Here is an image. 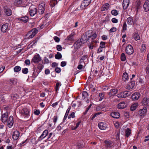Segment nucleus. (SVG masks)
<instances>
[{
	"label": "nucleus",
	"instance_id": "1",
	"mask_svg": "<svg viewBox=\"0 0 149 149\" xmlns=\"http://www.w3.org/2000/svg\"><path fill=\"white\" fill-rule=\"evenodd\" d=\"M45 2L42 1L40 2L38 6V12L40 14H42L45 10Z\"/></svg>",
	"mask_w": 149,
	"mask_h": 149
},
{
	"label": "nucleus",
	"instance_id": "2",
	"mask_svg": "<svg viewBox=\"0 0 149 149\" xmlns=\"http://www.w3.org/2000/svg\"><path fill=\"white\" fill-rule=\"evenodd\" d=\"M131 93L130 91H125L122 92L117 95V96L119 98L126 97L129 96L131 95Z\"/></svg>",
	"mask_w": 149,
	"mask_h": 149
},
{
	"label": "nucleus",
	"instance_id": "3",
	"mask_svg": "<svg viewBox=\"0 0 149 149\" xmlns=\"http://www.w3.org/2000/svg\"><path fill=\"white\" fill-rule=\"evenodd\" d=\"M91 0H84L81 2L80 6L81 9L84 10L86 9L91 3Z\"/></svg>",
	"mask_w": 149,
	"mask_h": 149
},
{
	"label": "nucleus",
	"instance_id": "4",
	"mask_svg": "<svg viewBox=\"0 0 149 149\" xmlns=\"http://www.w3.org/2000/svg\"><path fill=\"white\" fill-rule=\"evenodd\" d=\"M37 32V29L36 28L33 29L31 31H30L26 34L28 39L31 38H33L36 34Z\"/></svg>",
	"mask_w": 149,
	"mask_h": 149
},
{
	"label": "nucleus",
	"instance_id": "5",
	"mask_svg": "<svg viewBox=\"0 0 149 149\" xmlns=\"http://www.w3.org/2000/svg\"><path fill=\"white\" fill-rule=\"evenodd\" d=\"M126 53L129 55L132 54L134 52V49L132 46L130 45L127 46L125 48Z\"/></svg>",
	"mask_w": 149,
	"mask_h": 149
},
{
	"label": "nucleus",
	"instance_id": "6",
	"mask_svg": "<svg viewBox=\"0 0 149 149\" xmlns=\"http://www.w3.org/2000/svg\"><path fill=\"white\" fill-rule=\"evenodd\" d=\"M83 43L79 39H78L74 44L73 47L75 49H77L82 45Z\"/></svg>",
	"mask_w": 149,
	"mask_h": 149
},
{
	"label": "nucleus",
	"instance_id": "7",
	"mask_svg": "<svg viewBox=\"0 0 149 149\" xmlns=\"http://www.w3.org/2000/svg\"><path fill=\"white\" fill-rule=\"evenodd\" d=\"M105 148V149H109L113 146V142L110 141H104Z\"/></svg>",
	"mask_w": 149,
	"mask_h": 149
},
{
	"label": "nucleus",
	"instance_id": "8",
	"mask_svg": "<svg viewBox=\"0 0 149 149\" xmlns=\"http://www.w3.org/2000/svg\"><path fill=\"white\" fill-rule=\"evenodd\" d=\"M87 33H88V31L85 34L82 35L81 39H79L83 44L86 43L89 39L88 36V37L87 36Z\"/></svg>",
	"mask_w": 149,
	"mask_h": 149
},
{
	"label": "nucleus",
	"instance_id": "9",
	"mask_svg": "<svg viewBox=\"0 0 149 149\" xmlns=\"http://www.w3.org/2000/svg\"><path fill=\"white\" fill-rule=\"evenodd\" d=\"M3 10L6 14L8 16L11 15L12 13L11 10L9 9L7 6H5L3 7Z\"/></svg>",
	"mask_w": 149,
	"mask_h": 149
},
{
	"label": "nucleus",
	"instance_id": "10",
	"mask_svg": "<svg viewBox=\"0 0 149 149\" xmlns=\"http://www.w3.org/2000/svg\"><path fill=\"white\" fill-rule=\"evenodd\" d=\"M135 6L136 8V13L138 12L139 10L141 7V2L140 0H137L135 3Z\"/></svg>",
	"mask_w": 149,
	"mask_h": 149
},
{
	"label": "nucleus",
	"instance_id": "11",
	"mask_svg": "<svg viewBox=\"0 0 149 149\" xmlns=\"http://www.w3.org/2000/svg\"><path fill=\"white\" fill-rule=\"evenodd\" d=\"M14 123L13 118V116H10L8 120V126L9 128H11L13 126Z\"/></svg>",
	"mask_w": 149,
	"mask_h": 149
},
{
	"label": "nucleus",
	"instance_id": "12",
	"mask_svg": "<svg viewBox=\"0 0 149 149\" xmlns=\"http://www.w3.org/2000/svg\"><path fill=\"white\" fill-rule=\"evenodd\" d=\"M8 111H6L4 113L2 114L1 119L3 122L4 123L6 122L8 119Z\"/></svg>",
	"mask_w": 149,
	"mask_h": 149
},
{
	"label": "nucleus",
	"instance_id": "13",
	"mask_svg": "<svg viewBox=\"0 0 149 149\" xmlns=\"http://www.w3.org/2000/svg\"><path fill=\"white\" fill-rule=\"evenodd\" d=\"M82 99L84 100L87 103L89 102L88 101V94L86 91H83L82 93Z\"/></svg>",
	"mask_w": 149,
	"mask_h": 149
},
{
	"label": "nucleus",
	"instance_id": "14",
	"mask_svg": "<svg viewBox=\"0 0 149 149\" xmlns=\"http://www.w3.org/2000/svg\"><path fill=\"white\" fill-rule=\"evenodd\" d=\"M143 7L145 12H147L149 11V0L146 1Z\"/></svg>",
	"mask_w": 149,
	"mask_h": 149
},
{
	"label": "nucleus",
	"instance_id": "15",
	"mask_svg": "<svg viewBox=\"0 0 149 149\" xmlns=\"http://www.w3.org/2000/svg\"><path fill=\"white\" fill-rule=\"evenodd\" d=\"M140 96V94L138 92L134 93L132 96V98L133 100H138Z\"/></svg>",
	"mask_w": 149,
	"mask_h": 149
},
{
	"label": "nucleus",
	"instance_id": "16",
	"mask_svg": "<svg viewBox=\"0 0 149 149\" xmlns=\"http://www.w3.org/2000/svg\"><path fill=\"white\" fill-rule=\"evenodd\" d=\"M118 92V90L115 89H112L110 90V91L108 93V94L110 97L113 96Z\"/></svg>",
	"mask_w": 149,
	"mask_h": 149
},
{
	"label": "nucleus",
	"instance_id": "17",
	"mask_svg": "<svg viewBox=\"0 0 149 149\" xmlns=\"http://www.w3.org/2000/svg\"><path fill=\"white\" fill-rule=\"evenodd\" d=\"M98 126L99 128L101 130H105L107 128L106 124L102 122L98 123Z\"/></svg>",
	"mask_w": 149,
	"mask_h": 149
},
{
	"label": "nucleus",
	"instance_id": "18",
	"mask_svg": "<svg viewBox=\"0 0 149 149\" xmlns=\"http://www.w3.org/2000/svg\"><path fill=\"white\" fill-rule=\"evenodd\" d=\"M19 131H16L13 132V138L14 140H16L19 138Z\"/></svg>",
	"mask_w": 149,
	"mask_h": 149
},
{
	"label": "nucleus",
	"instance_id": "19",
	"mask_svg": "<svg viewBox=\"0 0 149 149\" xmlns=\"http://www.w3.org/2000/svg\"><path fill=\"white\" fill-rule=\"evenodd\" d=\"M29 109H24L22 110L21 111L22 113L24 115H25V117H26L29 115Z\"/></svg>",
	"mask_w": 149,
	"mask_h": 149
},
{
	"label": "nucleus",
	"instance_id": "20",
	"mask_svg": "<svg viewBox=\"0 0 149 149\" xmlns=\"http://www.w3.org/2000/svg\"><path fill=\"white\" fill-rule=\"evenodd\" d=\"M8 24L6 23L3 24L1 28V31L3 32H6L8 29Z\"/></svg>",
	"mask_w": 149,
	"mask_h": 149
},
{
	"label": "nucleus",
	"instance_id": "21",
	"mask_svg": "<svg viewBox=\"0 0 149 149\" xmlns=\"http://www.w3.org/2000/svg\"><path fill=\"white\" fill-rule=\"evenodd\" d=\"M147 111V108L146 107H144L143 109H141L139 111V114L140 116L144 115Z\"/></svg>",
	"mask_w": 149,
	"mask_h": 149
},
{
	"label": "nucleus",
	"instance_id": "22",
	"mask_svg": "<svg viewBox=\"0 0 149 149\" xmlns=\"http://www.w3.org/2000/svg\"><path fill=\"white\" fill-rule=\"evenodd\" d=\"M130 0H124L123 3V8L126 9L129 4Z\"/></svg>",
	"mask_w": 149,
	"mask_h": 149
},
{
	"label": "nucleus",
	"instance_id": "23",
	"mask_svg": "<svg viewBox=\"0 0 149 149\" xmlns=\"http://www.w3.org/2000/svg\"><path fill=\"white\" fill-rule=\"evenodd\" d=\"M135 85V82L134 81L131 80V81L127 86V88L128 89H130L132 88Z\"/></svg>",
	"mask_w": 149,
	"mask_h": 149
},
{
	"label": "nucleus",
	"instance_id": "24",
	"mask_svg": "<svg viewBox=\"0 0 149 149\" xmlns=\"http://www.w3.org/2000/svg\"><path fill=\"white\" fill-rule=\"evenodd\" d=\"M142 103L144 106H148L149 105V99L146 98H144L142 101Z\"/></svg>",
	"mask_w": 149,
	"mask_h": 149
},
{
	"label": "nucleus",
	"instance_id": "25",
	"mask_svg": "<svg viewBox=\"0 0 149 149\" xmlns=\"http://www.w3.org/2000/svg\"><path fill=\"white\" fill-rule=\"evenodd\" d=\"M127 106V104L124 102H122L119 103L117 107L118 109H123L125 108Z\"/></svg>",
	"mask_w": 149,
	"mask_h": 149
},
{
	"label": "nucleus",
	"instance_id": "26",
	"mask_svg": "<svg viewBox=\"0 0 149 149\" xmlns=\"http://www.w3.org/2000/svg\"><path fill=\"white\" fill-rule=\"evenodd\" d=\"M110 115L112 117L114 118H119L120 114L119 113L117 112H113L111 113Z\"/></svg>",
	"mask_w": 149,
	"mask_h": 149
},
{
	"label": "nucleus",
	"instance_id": "27",
	"mask_svg": "<svg viewBox=\"0 0 149 149\" xmlns=\"http://www.w3.org/2000/svg\"><path fill=\"white\" fill-rule=\"evenodd\" d=\"M109 4L108 3H105L102 6L101 10L103 11L107 10L109 8Z\"/></svg>",
	"mask_w": 149,
	"mask_h": 149
},
{
	"label": "nucleus",
	"instance_id": "28",
	"mask_svg": "<svg viewBox=\"0 0 149 149\" xmlns=\"http://www.w3.org/2000/svg\"><path fill=\"white\" fill-rule=\"evenodd\" d=\"M37 63V54H36L33 57L31 61L32 64H34Z\"/></svg>",
	"mask_w": 149,
	"mask_h": 149
},
{
	"label": "nucleus",
	"instance_id": "29",
	"mask_svg": "<svg viewBox=\"0 0 149 149\" xmlns=\"http://www.w3.org/2000/svg\"><path fill=\"white\" fill-rule=\"evenodd\" d=\"M123 80L124 81H126L128 79V76L126 72H124L123 75Z\"/></svg>",
	"mask_w": 149,
	"mask_h": 149
},
{
	"label": "nucleus",
	"instance_id": "30",
	"mask_svg": "<svg viewBox=\"0 0 149 149\" xmlns=\"http://www.w3.org/2000/svg\"><path fill=\"white\" fill-rule=\"evenodd\" d=\"M74 34L71 33L70 35L67 37V38L65 39V40H67V41H73L74 40Z\"/></svg>",
	"mask_w": 149,
	"mask_h": 149
},
{
	"label": "nucleus",
	"instance_id": "31",
	"mask_svg": "<svg viewBox=\"0 0 149 149\" xmlns=\"http://www.w3.org/2000/svg\"><path fill=\"white\" fill-rule=\"evenodd\" d=\"M133 37L136 41L140 39V37L137 33H134L133 34Z\"/></svg>",
	"mask_w": 149,
	"mask_h": 149
},
{
	"label": "nucleus",
	"instance_id": "32",
	"mask_svg": "<svg viewBox=\"0 0 149 149\" xmlns=\"http://www.w3.org/2000/svg\"><path fill=\"white\" fill-rule=\"evenodd\" d=\"M138 103H135L133 104L131 107L130 109L132 111L135 110L138 106Z\"/></svg>",
	"mask_w": 149,
	"mask_h": 149
},
{
	"label": "nucleus",
	"instance_id": "33",
	"mask_svg": "<svg viewBox=\"0 0 149 149\" xmlns=\"http://www.w3.org/2000/svg\"><path fill=\"white\" fill-rule=\"evenodd\" d=\"M37 11V10L36 8H34V9H31L30 11V14L31 16H33Z\"/></svg>",
	"mask_w": 149,
	"mask_h": 149
},
{
	"label": "nucleus",
	"instance_id": "34",
	"mask_svg": "<svg viewBox=\"0 0 149 149\" xmlns=\"http://www.w3.org/2000/svg\"><path fill=\"white\" fill-rule=\"evenodd\" d=\"M125 135L127 137H128L130 135L131 133V130L129 128H127L125 130Z\"/></svg>",
	"mask_w": 149,
	"mask_h": 149
},
{
	"label": "nucleus",
	"instance_id": "35",
	"mask_svg": "<svg viewBox=\"0 0 149 149\" xmlns=\"http://www.w3.org/2000/svg\"><path fill=\"white\" fill-rule=\"evenodd\" d=\"M19 19L21 21H22L24 23H26L28 21V18L27 17L25 16L22 17L21 18H19Z\"/></svg>",
	"mask_w": 149,
	"mask_h": 149
},
{
	"label": "nucleus",
	"instance_id": "36",
	"mask_svg": "<svg viewBox=\"0 0 149 149\" xmlns=\"http://www.w3.org/2000/svg\"><path fill=\"white\" fill-rule=\"evenodd\" d=\"M127 22L129 25H132L133 23V19L132 17H129L127 19Z\"/></svg>",
	"mask_w": 149,
	"mask_h": 149
},
{
	"label": "nucleus",
	"instance_id": "37",
	"mask_svg": "<svg viewBox=\"0 0 149 149\" xmlns=\"http://www.w3.org/2000/svg\"><path fill=\"white\" fill-rule=\"evenodd\" d=\"M141 53L145 52L146 51V45L144 44H142L140 49Z\"/></svg>",
	"mask_w": 149,
	"mask_h": 149
},
{
	"label": "nucleus",
	"instance_id": "38",
	"mask_svg": "<svg viewBox=\"0 0 149 149\" xmlns=\"http://www.w3.org/2000/svg\"><path fill=\"white\" fill-rule=\"evenodd\" d=\"M97 37V35L96 33H93L92 35L88 36V38L89 39L91 38L93 40L95 39Z\"/></svg>",
	"mask_w": 149,
	"mask_h": 149
},
{
	"label": "nucleus",
	"instance_id": "39",
	"mask_svg": "<svg viewBox=\"0 0 149 149\" xmlns=\"http://www.w3.org/2000/svg\"><path fill=\"white\" fill-rule=\"evenodd\" d=\"M62 56L61 54L59 52H58L57 54L55 55V57L56 59H60L62 58Z\"/></svg>",
	"mask_w": 149,
	"mask_h": 149
},
{
	"label": "nucleus",
	"instance_id": "40",
	"mask_svg": "<svg viewBox=\"0 0 149 149\" xmlns=\"http://www.w3.org/2000/svg\"><path fill=\"white\" fill-rule=\"evenodd\" d=\"M57 3V1L55 0L51 1L50 3V5L52 7H53Z\"/></svg>",
	"mask_w": 149,
	"mask_h": 149
},
{
	"label": "nucleus",
	"instance_id": "41",
	"mask_svg": "<svg viewBox=\"0 0 149 149\" xmlns=\"http://www.w3.org/2000/svg\"><path fill=\"white\" fill-rule=\"evenodd\" d=\"M120 58H121V60L122 61H123L125 60L126 59V57L125 54H124L123 53H122L121 54V56H120Z\"/></svg>",
	"mask_w": 149,
	"mask_h": 149
},
{
	"label": "nucleus",
	"instance_id": "42",
	"mask_svg": "<svg viewBox=\"0 0 149 149\" xmlns=\"http://www.w3.org/2000/svg\"><path fill=\"white\" fill-rule=\"evenodd\" d=\"M21 70V67L19 66L15 67L14 68V70L15 72H18Z\"/></svg>",
	"mask_w": 149,
	"mask_h": 149
},
{
	"label": "nucleus",
	"instance_id": "43",
	"mask_svg": "<svg viewBox=\"0 0 149 149\" xmlns=\"http://www.w3.org/2000/svg\"><path fill=\"white\" fill-rule=\"evenodd\" d=\"M70 108H68L67 109L65 116L64 117V119H66L67 118V117L68 114V113L70 112Z\"/></svg>",
	"mask_w": 149,
	"mask_h": 149
},
{
	"label": "nucleus",
	"instance_id": "44",
	"mask_svg": "<svg viewBox=\"0 0 149 149\" xmlns=\"http://www.w3.org/2000/svg\"><path fill=\"white\" fill-rule=\"evenodd\" d=\"M111 14L113 15L116 16L118 14V11L116 10H113L111 11Z\"/></svg>",
	"mask_w": 149,
	"mask_h": 149
},
{
	"label": "nucleus",
	"instance_id": "45",
	"mask_svg": "<svg viewBox=\"0 0 149 149\" xmlns=\"http://www.w3.org/2000/svg\"><path fill=\"white\" fill-rule=\"evenodd\" d=\"M105 42H101L100 43L99 47L102 48H105Z\"/></svg>",
	"mask_w": 149,
	"mask_h": 149
},
{
	"label": "nucleus",
	"instance_id": "46",
	"mask_svg": "<svg viewBox=\"0 0 149 149\" xmlns=\"http://www.w3.org/2000/svg\"><path fill=\"white\" fill-rule=\"evenodd\" d=\"M99 97H100L99 100L101 101L104 98V94L103 93H99Z\"/></svg>",
	"mask_w": 149,
	"mask_h": 149
},
{
	"label": "nucleus",
	"instance_id": "47",
	"mask_svg": "<svg viewBox=\"0 0 149 149\" xmlns=\"http://www.w3.org/2000/svg\"><path fill=\"white\" fill-rule=\"evenodd\" d=\"M17 80L16 79H10V82L12 83L13 84L15 85L17 83Z\"/></svg>",
	"mask_w": 149,
	"mask_h": 149
},
{
	"label": "nucleus",
	"instance_id": "48",
	"mask_svg": "<svg viewBox=\"0 0 149 149\" xmlns=\"http://www.w3.org/2000/svg\"><path fill=\"white\" fill-rule=\"evenodd\" d=\"M61 84H60L59 82H57L56 85L55 87V89L56 91H57L59 89V86H61Z\"/></svg>",
	"mask_w": 149,
	"mask_h": 149
},
{
	"label": "nucleus",
	"instance_id": "49",
	"mask_svg": "<svg viewBox=\"0 0 149 149\" xmlns=\"http://www.w3.org/2000/svg\"><path fill=\"white\" fill-rule=\"evenodd\" d=\"M127 25L126 23L125 22L123 26V32H124L127 30Z\"/></svg>",
	"mask_w": 149,
	"mask_h": 149
},
{
	"label": "nucleus",
	"instance_id": "50",
	"mask_svg": "<svg viewBox=\"0 0 149 149\" xmlns=\"http://www.w3.org/2000/svg\"><path fill=\"white\" fill-rule=\"evenodd\" d=\"M22 72L24 74H27L28 72V69L27 68H23L22 70Z\"/></svg>",
	"mask_w": 149,
	"mask_h": 149
},
{
	"label": "nucleus",
	"instance_id": "51",
	"mask_svg": "<svg viewBox=\"0 0 149 149\" xmlns=\"http://www.w3.org/2000/svg\"><path fill=\"white\" fill-rule=\"evenodd\" d=\"M75 117V113L74 112H73L70 114L69 116H68V118H70L72 117V118H74Z\"/></svg>",
	"mask_w": 149,
	"mask_h": 149
},
{
	"label": "nucleus",
	"instance_id": "52",
	"mask_svg": "<svg viewBox=\"0 0 149 149\" xmlns=\"http://www.w3.org/2000/svg\"><path fill=\"white\" fill-rule=\"evenodd\" d=\"M56 49L58 51H61L62 49L61 46L60 45H58L56 46Z\"/></svg>",
	"mask_w": 149,
	"mask_h": 149
},
{
	"label": "nucleus",
	"instance_id": "53",
	"mask_svg": "<svg viewBox=\"0 0 149 149\" xmlns=\"http://www.w3.org/2000/svg\"><path fill=\"white\" fill-rule=\"evenodd\" d=\"M54 39L55 40V42H58L60 41V38L57 36H55L54 37Z\"/></svg>",
	"mask_w": 149,
	"mask_h": 149
},
{
	"label": "nucleus",
	"instance_id": "54",
	"mask_svg": "<svg viewBox=\"0 0 149 149\" xmlns=\"http://www.w3.org/2000/svg\"><path fill=\"white\" fill-rule=\"evenodd\" d=\"M96 46L95 44H93L92 43H91L89 45V48L90 49H92L93 47H96Z\"/></svg>",
	"mask_w": 149,
	"mask_h": 149
},
{
	"label": "nucleus",
	"instance_id": "55",
	"mask_svg": "<svg viewBox=\"0 0 149 149\" xmlns=\"http://www.w3.org/2000/svg\"><path fill=\"white\" fill-rule=\"evenodd\" d=\"M48 134V131L47 130H45L42 134V135L45 136V137L47 136Z\"/></svg>",
	"mask_w": 149,
	"mask_h": 149
},
{
	"label": "nucleus",
	"instance_id": "56",
	"mask_svg": "<svg viewBox=\"0 0 149 149\" xmlns=\"http://www.w3.org/2000/svg\"><path fill=\"white\" fill-rule=\"evenodd\" d=\"M117 30L116 28L115 27H112L109 30L110 32H115Z\"/></svg>",
	"mask_w": 149,
	"mask_h": 149
},
{
	"label": "nucleus",
	"instance_id": "57",
	"mask_svg": "<svg viewBox=\"0 0 149 149\" xmlns=\"http://www.w3.org/2000/svg\"><path fill=\"white\" fill-rule=\"evenodd\" d=\"M24 63L26 65H29L30 64V61L29 59H26L25 60Z\"/></svg>",
	"mask_w": 149,
	"mask_h": 149
},
{
	"label": "nucleus",
	"instance_id": "58",
	"mask_svg": "<svg viewBox=\"0 0 149 149\" xmlns=\"http://www.w3.org/2000/svg\"><path fill=\"white\" fill-rule=\"evenodd\" d=\"M111 21L113 23H117L118 22V20L116 18H113L111 19Z\"/></svg>",
	"mask_w": 149,
	"mask_h": 149
},
{
	"label": "nucleus",
	"instance_id": "59",
	"mask_svg": "<svg viewBox=\"0 0 149 149\" xmlns=\"http://www.w3.org/2000/svg\"><path fill=\"white\" fill-rule=\"evenodd\" d=\"M87 58V56L86 55H85L82 56L81 59H82V60L84 61L85 60H86Z\"/></svg>",
	"mask_w": 149,
	"mask_h": 149
},
{
	"label": "nucleus",
	"instance_id": "60",
	"mask_svg": "<svg viewBox=\"0 0 149 149\" xmlns=\"http://www.w3.org/2000/svg\"><path fill=\"white\" fill-rule=\"evenodd\" d=\"M81 123V121H79L78 123H77L76 124V126L75 127V128H73V129H76L78 127L79 125V124Z\"/></svg>",
	"mask_w": 149,
	"mask_h": 149
},
{
	"label": "nucleus",
	"instance_id": "61",
	"mask_svg": "<svg viewBox=\"0 0 149 149\" xmlns=\"http://www.w3.org/2000/svg\"><path fill=\"white\" fill-rule=\"evenodd\" d=\"M58 117L57 116H55L53 118V122L55 123L57 120Z\"/></svg>",
	"mask_w": 149,
	"mask_h": 149
},
{
	"label": "nucleus",
	"instance_id": "62",
	"mask_svg": "<svg viewBox=\"0 0 149 149\" xmlns=\"http://www.w3.org/2000/svg\"><path fill=\"white\" fill-rule=\"evenodd\" d=\"M55 71L57 73H59L61 71V69L60 68H55Z\"/></svg>",
	"mask_w": 149,
	"mask_h": 149
},
{
	"label": "nucleus",
	"instance_id": "63",
	"mask_svg": "<svg viewBox=\"0 0 149 149\" xmlns=\"http://www.w3.org/2000/svg\"><path fill=\"white\" fill-rule=\"evenodd\" d=\"M66 63L65 61H62L61 63V65L62 67H64L66 65Z\"/></svg>",
	"mask_w": 149,
	"mask_h": 149
},
{
	"label": "nucleus",
	"instance_id": "64",
	"mask_svg": "<svg viewBox=\"0 0 149 149\" xmlns=\"http://www.w3.org/2000/svg\"><path fill=\"white\" fill-rule=\"evenodd\" d=\"M45 73L47 75L49 74L50 73L49 70L48 69L46 70L45 71Z\"/></svg>",
	"mask_w": 149,
	"mask_h": 149
}]
</instances>
